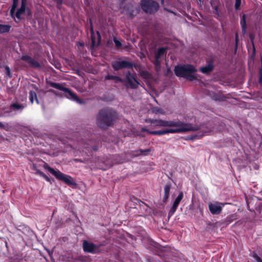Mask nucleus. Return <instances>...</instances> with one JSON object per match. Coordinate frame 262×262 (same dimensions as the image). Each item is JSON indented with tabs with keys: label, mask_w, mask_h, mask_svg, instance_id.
Listing matches in <instances>:
<instances>
[{
	"label": "nucleus",
	"mask_w": 262,
	"mask_h": 262,
	"mask_svg": "<svg viewBox=\"0 0 262 262\" xmlns=\"http://www.w3.org/2000/svg\"><path fill=\"white\" fill-rule=\"evenodd\" d=\"M18 0H12V4L10 10V15L12 17H14V15L16 9L18 5Z\"/></svg>",
	"instance_id": "obj_20"
},
{
	"label": "nucleus",
	"mask_w": 262,
	"mask_h": 262,
	"mask_svg": "<svg viewBox=\"0 0 262 262\" xmlns=\"http://www.w3.org/2000/svg\"><path fill=\"white\" fill-rule=\"evenodd\" d=\"M151 151L150 148H147L146 149H140L136 151L137 155H143L145 156L147 155V153Z\"/></svg>",
	"instance_id": "obj_26"
},
{
	"label": "nucleus",
	"mask_w": 262,
	"mask_h": 262,
	"mask_svg": "<svg viewBox=\"0 0 262 262\" xmlns=\"http://www.w3.org/2000/svg\"><path fill=\"white\" fill-rule=\"evenodd\" d=\"M117 118V113L113 109L105 107L101 109L96 116V124L102 129L111 126Z\"/></svg>",
	"instance_id": "obj_1"
},
{
	"label": "nucleus",
	"mask_w": 262,
	"mask_h": 262,
	"mask_svg": "<svg viewBox=\"0 0 262 262\" xmlns=\"http://www.w3.org/2000/svg\"><path fill=\"white\" fill-rule=\"evenodd\" d=\"M214 68L213 61L210 59L207 61V64L200 68L201 72L203 74H207L211 72Z\"/></svg>",
	"instance_id": "obj_14"
},
{
	"label": "nucleus",
	"mask_w": 262,
	"mask_h": 262,
	"mask_svg": "<svg viewBox=\"0 0 262 262\" xmlns=\"http://www.w3.org/2000/svg\"><path fill=\"white\" fill-rule=\"evenodd\" d=\"M253 257L255 259V260L256 261V262H262L261 258L258 256L257 254L253 255Z\"/></svg>",
	"instance_id": "obj_34"
},
{
	"label": "nucleus",
	"mask_w": 262,
	"mask_h": 262,
	"mask_svg": "<svg viewBox=\"0 0 262 262\" xmlns=\"http://www.w3.org/2000/svg\"><path fill=\"white\" fill-rule=\"evenodd\" d=\"M75 140L77 142L75 148L80 151L85 152L88 156L91 155L93 151H96L98 149V146L93 145L95 141L92 139L76 137Z\"/></svg>",
	"instance_id": "obj_3"
},
{
	"label": "nucleus",
	"mask_w": 262,
	"mask_h": 262,
	"mask_svg": "<svg viewBox=\"0 0 262 262\" xmlns=\"http://www.w3.org/2000/svg\"><path fill=\"white\" fill-rule=\"evenodd\" d=\"M147 262H152L150 259H147Z\"/></svg>",
	"instance_id": "obj_47"
},
{
	"label": "nucleus",
	"mask_w": 262,
	"mask_h": 262,
	"mask_svg": "<svg viewBox=\"0 0 262 262\" xmlns=\"http://www.w3.org/2000/svg\"><path fill=\"white\" fill-rule=\"evenodd\" d=\"M63 0H56L57 5H61L62 3Z\"/></svg>",
	"instance_id": "obj_39"
},
{
	"label": "nucleus",
	"mask_w": 262,
	"mask_h": 262,
	"mask_svg": "<svg viewBox=\"0 0 262 262\" xmlns=\"http://www.w3.org/2000/svg\"><path fill=\"white\" fill-rule=\"evenodd\" d=\"M5 73L8 77H12L11 70H10V68L7 66H6L5 67Z\"/></svg>",
	"instance_id": "obj_28"
},
{
	"label": "nucleus",
	"mask_w": 262,
	"mask_h": 262,
	"mask_svg": "<svg viewBox=\"0 0 262 262\" xmlns=\"http://www.w3.org/2000/svg\"><path fill=\"white\" fill-rule=\"evenodd\" d=\"M20 58L22 60L29 63L31 68L34 69H40L41 68V64L35 58L31 57V56L23 55Z\"/></svg>",
	"instance_id": "obj_13"
},
{
	"label": "nucleus",
	"mask_w": 262,
	"mask_h": 262,
	"mask_svg": "<svg viewBox=\"0 0 262 262\" xmlns=\"http://www.w3.org/2000/svg\"><path fill=\"white\" fill-rule=\"evenodd\" d=\"M141 131H142V132H147V133H148V134H149V132H151V131L149 130L148 129H146V128H144V127H143V128H141Z\"/></svg>",
	"instance_id": "obj_38"
},
{
	"label": "nucleus",
	"mask_w": 262,
	"mask_h": 262,
	"mask_svg": "<svg viewBox=\"0 0 262 262\" xmlns=\"http://www.w3.org/2000/svg\"><path fill=\"white\" fill-rule=\"evenodd\" d=\"M49 84L52 88L62 91L63 95L68 99L76 102L78 104H82L84 103V101L79 98L76 94L73 93L69 89L64 87L61 84L54 82H50Z\"/></svg>",
	"instance_id": "obj_5"
},
{
	"label": "nucleus",
	"mask_w": 262,
	"mask_h": 262,
	"mask_svg": "<svg viewBox=\"0 0 262 262\" xmlns=\"http://www.w3.org/2000/svg\"><path fill=\"white\" fill-rule=\"evenodd\" d=\"M77 133H75V136H77Z\"/></svg>",
	"instance_id": "obj_49"
},
{
	"label": "nucleus",
	"mask_w": 262,
	"mask_h": 262,
	"mask_svg": "<svg viewBox=\"0 0 262 262\" xmlns=\"http://www.w3.org/2000/svg\"><path fill=\"white\" fill-rule=\"evenodd\" d=\"M125 79L127 84L132 89H137L140 84L139 82L129 71L127 73Z\"/></svg>",
	"instance_id": "obj_12"
},
{
	"label": "nucleus",
	"mask_w": 262,
	"mask_h": 262,
	"mask_svg": "<svg viewBox=\"0 0 262 262\" xmlns=\"http://www.w3.org/2000/svg\"><path fill=\"white\" fill-rule=\"evenodd\" d=\"M145 122L150 123L155 126L161 127H187L191 125L189 123H186L179 120H164L162 119H147Z\"/></svg>",
	"instance_id": "obj_4"
},
{
	"label": "nucleus",
	"mask_w": 262,
	"mask_h": 262,
	"mask_svg": "<svg viewBox=\"0 0 262 262\" xmlns=\"http://www.w3.org/2000/svg\"><path fill=\"white\" fill-rule=\"evenodd\" d=\"M105 79L106 80H114L117 82H122L123 80L121 78L118 76L113 75L111 74H107L105 76Z\"/></svg>",
	"instance_id": "obj_19"
},
{
	"label": "nucleus",
	"mask_w": 262,
	"mask_h": 262,
	"mask_svg": "<svg viewBox=\"0 0 262 262\" xmlns=\"http://www.w3.org/2000/svg\"><path fill=\"white\" fill-rule=\"evenodd\" d=\"M211 98L215 101H221L223 100V97L221 95L216 94H213V95L211 96Z\"/></svg>",
	"instance_id": "obj_27"
},
{
	"label": "nucleus",
	"mask_w": 262,
	"mask_h": 262,
	"mask_svg": "<svg viewBox=\"0 0 262 262\" xmlns=\"http://www.w3.org/2000/svg\"><path fill=\"white\" fill-rule=\"evenodd\" d=\"M43 168L48 170L50 173L53 175L57 179L62 181L68 185H76V183L73 180L72 178L67 175L59 170H55L50 167L48 164L45 163Z\"/></svg>",
	"instance_id": "obj_6"
},
{
	"label": "nucleus",
	"mask_w": 262,
	"mask_h": 262,
	"mask_svg": "<svg viewBox=\"0 0 262 262\" xmlns=\"http://www.w3.org/2000/svg\"><path fill=\"white\" fill-rule=\"evenodd\" d=\"M241 5V0H235L234 8L236 10L239 9Z\"/></svg>",
	"instance_id": "obj_30"
},
{
	"label": "nucleus",
	"mask_w": 262,
	"mask_h": 262,
	"mask_svg": "<svg viewBox=\"0 0 262 262\" xmlns=\"http://www.w3.org/2000/svg\"><path fill=\"white\" fill-rule=\"evenodd\" d=\"M164 0H161V3L162 4H164Z\"/></svg>",
	"instance_id": "obj_48"
},
{
	"label": "nucleus",
	"mask_w": 262,
	"mask_h": 262,
	"mask_svg": "<svg viewBox=\"0 0 262 262\" xmlns=\"http://www.w3.org/2000/svg\"><path fill=\"white\" fill-rule=\"evenodd\" d=\"M140 4L143 11L148 14L156 12L159 7L158 3L154 0H141Z\"/></svg>",
	"instance_id": "obj_8"
},
{
	"label": "nucleus",
	"mask_w": 262,
	"mask_h": 262,
	"mask_svg": "<svg viewBox=\"0 0 262 262\" xmlns=\"http://www.w3.org/2000/svg\"><path fill=\"white\" fill-rule=\"evenodd\" d=\"M92 42H95V40H93V39H92Z\"/></svg>",
	"instance_id": "obj_50"
},
{
	"label": "nucleus",
	"mask_w": 262,
	"mask_h": 262,
	"mask_svg": "<svg viewBox=\"0 0 262 262\" xmlns=\"http://www.w3.org/2000/svg\"><path fill=\"white\" fill-rule=\"evenodd\" d=\"M91 34H92V35H93V34H94V30H93V27H92V28H91Z\"/></svg>",
	"instance_id": "obj_43"
},
{
	"label": "nucleus",
	"mask_w": 262,
	"mask_h": 262,
	"mask_svg": "<svg viewBox=\"0 0 262 262\" xmlns=\"http://www.w3.org/2000/svg\"><path fill=\"white\" fill-rule=\"evenodd\" d=\"M165 51H166V49L164 48H163V47L159 48L156 53V56H157V58H158V57L161 58V57L164 54Z\"/></svg>",
	"instance_id": "obj_25"
},
{
	"label": "nucleus",
	"mask_w": 262,
	"mask_h": 262,
	"mask_svg": "<svg viewBox=\"0 0 262 262\" xmlns=\"http://www.w3.org/2000/svg\"><path fill=\"white\" fill-rule=\"evenodd\" d=\"M179 204H180L179 203H178L175 201H174L172 207H171L170 210L169 211V212H168L169 216H171L173 215V214L176 212Z\"/></svg>",
	"instance_id": "obj_22"
},
{
	"label": "nucleus",
	"mask_w": 262,
	"mask_h": 262,
	"mask_svg": "<svg viewBox=\"0 0 262 262\" xmlns=\"http://www.w3.org/2000/svg\"><path fill=\"white\" fill-rule=\"evenodd\" d=\"M21 4L27 5V0H21Z\"/></svg>",
	"instance_id": "obj_40"
},
{
	"label": "nucleus",
	"mask_w": 262,
	"mask_h": 262,
	"mask_svg": "<svg viewBox=\"0 0 262 262\" xmlns=\"http://www.w3.org/2000/svg\"><path fill=\"white\" fill-rule=\"evenodd\" d=\"M259 74L260 75H262V69H260L259 70Z\"/></svg>",
	"instance_id": "obj_45"
},
{
	"label": "nucleus",
	"mask_w": 262,
	"mask_h": 262,
	"mask_svg": "<svg viewBox=\"0 0 262 262\" xmlns=\"http://www.w3.org/2000/svg\"><path fill=\"white\" fill-rule=\"evenodd\" d=\"M26 106L25 104H19L18 103H13L10 105L11 111L21 112Z\"/></svg>",
	"instance_id": "obj_16"
},
{
	"label": "nucleus",
	"mask_w": 262,
	"mask_h": 262,
	"mask_svg": "<svg viewBox=\"0 0 262 262\" xmlns=\"http://www.w3.org/2000/svg\"><path fill=\"white\" fill-rule=\"evenodd\" d=\"M114 41L116 47L119 48L122 46V43L121 42V41L117 40V39L114 38Z\"/></svg>",
	"instance_id": "obj_32"
},
{
	"label": "nucleus",
	"mask_w": 262,
	"mask_h": 262,
	"mask_svg": "<svg viewBox=\"0 0 262 262\" xmlns=\"http://www.w3.org/2000/svg\"><path fill=\"white\" fill-rule=\"evenodd\" d=\"M26 6L27 5L21 4L20 7L17 10L15 16L18 19H21V15L25 12Z\"/></svg>",
	"instance_id": "obj_18"
},
{
	"label": "nucleus",
	"mask_w": 262,
	"mask_h": 262,
	"mask_svg": "<svg viewBox=\"0 0 262 262\" xmlns=\"http://www.w3.org/2000/svg\"><path fill=\"white\" fill-rule=\"evenodd\" d=\"M29 100H30V101L31 102V103H33L34 99H35L36 100L37 103H38V100L37 98V95H36V93L34 91H30L29 92Z\"/></svg>",
	"instance_id": "obj_23"
},
{
	"label": "nucleus",
	"mask_w": 262,
	"mask_h": 262,
	"mask_svg": "<svg viewBox=\"0 0 262 262\" xmlns=\"http://www.w3.org/2000/svg\"><path fill=\"white\" fill-rule=\"evenodd\" d=\"M212 9L214 10V11L215 12L216 14L217 15H219V11H218V7H217V6H213L212 5Z\"/></svg>",
	"instance_id": "obj_36"
},
{
	"label": "nucleus",
	"mask_w": 262,
	"mask_h": 262,
	"mask_svg": "<svg viewBox=\"0 0 262 262\" xmlns=\"http://www.w3.org/2000/svg\"><path fill=\"white\" fill-rule=\"evenodd\" d=\"M247 15L244 14L241 18L240 20V25L242 27V33L243 35L245 34L247 31V24H246V19H247Z\"/></svg>",
	"instance_id": "obj_17"
},
{
	"label": "nucleus",
	"mask_w": 262,
	"mask_h": 262,
	"mask_svg": "<svg viewBox=\"0 0 262 262\" xmlns=\"http://www.w3.org/2000/svg\"><path fill=\"white\" fill-rule=\"evenodd\" d=\"M42 177L48 182H50V179L45 173Z\"/></svg>",
	"instance_id": "obj_37"
},
{
	"label": "nucleus",
	"mask_w": 262,
	"mask_h": 262,
	"mask_svg": "<svg viewBox=\"0 0 262 262\" xmlns=\"http://www.w3.org/2000/svg\"><path fill=\"white\" fill-rule=\"evenodd\" d=\"M0 127L5 128V125L1 122H0Z\"/></svg>",
	"instance_id": "obj_41"
},
{
	"label": "nucleus",
	"mask_w": 262,
	"mask_h": 262,
	"mask_svg": "<svg viewBox=\"0 0 262 262\" xmlns=\"http://www.w3.org/2000/svg\"><path fill=\"white\" fill-rule=\"evenodd\" d=\"M183 196H184L183 193V192L181 191L179 193L178 195L177 196V197L176 198V199H175L174 201L180 203V202L183 199Z\"/></svg>",
	"instance_id": "obj_29"
},
{
	"label": "nucleus",
	"mask_w": 262,
	"mask_h": 262,
	"mask_svg": "<svg viewBox=\"0 0 262 262\" xmlns=\"http://www.w3.org/2000/svg\"><path fill=\"white\" fill-rule=\"evenodd\" d=\"M225 205V203L219 202L209 203L208 204V209L212 214H219L221 213Z\"/></svg>",
	"instance_id": "obj_11"
},
{
	"label": "nucleus",
	"mask_w": 262,
	"mask_h": 262,
	"mask_svg": "<svg viewBox=\"0 0 262 262\" xmlns=\"http://www.w3.org/2000/svg\"><path fill=\"white\" fill-rule=\"evenodd\" d=\"M36 173L42 177L43 176V174H45L42 171H41L40 170H39V169L36 170Z\"/></svg>",
	"instance_id": "obj_35"
},
{
	"label": "nucleus",
	"mask_w": 262,
	"mask_h": 262,
	"mask_svg": "<svg viewBox=\"0 0 262 262\" xmlns=\"http://www.w3.org/2000/svg\"><path fill=\"white\" fill-rule=\"evenodd\" d=\"M100 245L84 240L82 243L83 251L87 253L96 254L100 251Z\"/></svg>",
	"instance_id": "obj_10"
},
{
	"label": "nucleus",
	"mask_w": 262,
	"mask_h": 262,
	"mask_svg": "<svg viewBox=\"0 0 262 262\" xmlns=\"http://www.w3.org/2000/svg\"><path fill=\"white\" fill-rule=\"evenodd\" d=\"M174 73L178 77H183L190 81L197 79L196 68L191 64L178 65L174 67Z\"/></svg>",
	"instance_id": "obj_2"
},
{
	"label": "nucleus",
	"mask_w": 262,
	"mask_h": 262,
	"mask_svg": "<svg viewBox=\"0 0 262 262\" xmlns=\"http://www.w3.org/2000/svg\"><path fill=\"white\" fill-rule=\"evenodd\" d=\"M259 83H262V75H260L259 76Z\"/></svg>",
	"instance_id": "obj_42"
},
{
	"label": "nucleus",
	"mask_w": 262,
	"mask_h": 262,
	"mask_svg": "<svg viewBox=\"0 0 262 262\" xmlns=\"http://www.w3.org/2000/svg\"><path fill=\"white\" fill-rule=\"evenodd\" d=\"M160 63H161L160 57L157 58V57L156 56L155 62H154L155 65L156 67H158L160 65Z\"/></svg>",
	"instance_id": "obj_31"
},
{
	"label": "nucleus",
	"mask_w": 262,
	"mask_h": 262,
	"mask_svg": "<svg viewBox=\"0 0 262 262\" xmlns=\"http://www.w3.org/2000/svg\"><path fill=\"white\" fill-rule=\"evenodd\" d=\"M97 33L99 37L100 38L101 36H100V33H99V31H97Z\"/></svg>",
	"instance_id": "obj_46"
},
{
	"label": "nucleus",
	"mask_w": 262,
	"mask_h": 262,
	"mask_svg": "<svg viewBox=\"0 0 262 262\" xmlns=\"http://www.w3.org/2000/svg\"><path fill=\"white\" fill-rule=\"evenodd\" d=\"M200 2H201V0H199Z\"/></svg>",
	"instance_id": "obj_51"
},
{
	"label": "nucleus",
	"mask_w": 262,
	"mask_h": 262,
	"mask_svg": "<svg viewBox=\"0 0 262 262\" xmlns=\"http://www.w3.org/2000/svg\"><path fill=\"white\" fill-rule=\"evenodd\" d=\"M11 28L10 25H5L0 24V34L8 33L10 31Z\"/></svg>",
	"instance_id": "obj_21"
},
{
	"label": "nucleus",
	"mask_w": 262,
	"mask_h": 262,
	"mask_svg": "<svg viewBox=\"0 0 262 262\" xmlns=\"http://www.w3.org/2000/svg\"><path fill=\"white\" fill-rule=\"evenodd\" d=\"M171 188V185L170 184H167L164 187V195L162 199L164 203H166L168 201Z\"/></svg>",
	"instance_id": "obj_15"
},
{
	"label": "nucleus",
	"mask_w": 262,
	"mask_h": 262,
	"mask_svg": "<svg viewBox=\"0 0 262 262\" xmlns=\"http://www.w3.org/2000/svg\"><path fill=\"white\" fill-rule=\"evenodd\" d=\"M152 112L153 113L155 114H161V115H165V112L162 108L159 107H154L152 108Z\"/></svg>",
	"instance_id": "obj_24"
},
{
	"label": "nucleus",
	"mask_w": 262,
	"mask_h": 262,
	"mask_svg": "<svg viewBox=\"0 0 262 262\" xmlns=\"http://www.w3.org/2000/svg\"><path fill=\"white\" fill-rule=\"evenodd\" d=\"M126 13L130 18H133L135 16L133 10H128Z\"/></svg>",
	"instance_id": "obj_33"
},
{
	"label": "nucleus",
	"mask_w": 262,
	"mask_h": 262,
	"mask_svg": "<svg viewBox=\"0 0 262 262\" xmlns=\"http://www.w3.org/2000/svg\"><path fill=\"white\" fill-rule=\"evenodd\" d=\"M111 66L115 71H119L124 68H132L135 64L130 60H121V58H119V60L112 62Z\"/></svg>",
	"instance_id": "obj_9"
},
{
	"label": "nucleus",
	"mask_w": 262,
	"mask_h": 262,
	"mask_svg": "<svg viewBox=\"0 0 262 262\" xmlns=\"http://www.w3.org/2000/svg\"><path fill=\"white\" fill-rule=\"evenodd\" d=\"M195 137H196V136H192V137H190L189 139H194L195 138Z\"/></svg>",
	"instance_id": "obj_44"
},
{
	"label": "nucleus",
	"mask_w": 262,
	"mask_h": 262,
	"mask_svg": "<svg viewBox=\"0 0 262 262\" xmlns=\"http://www.w3.org/2000/svg\"><path fill=\"white\" fill-rule=\"evenodd\" d=\"M172 128H168L165 130H155L149 132V134L153 135L161 136L169 133H183L191 130H197L199 129L198 127H193L192 125H189V126L187 127H173Z\"/></svg>",
	"instance_id": "obj_7"
}]
</instances>
